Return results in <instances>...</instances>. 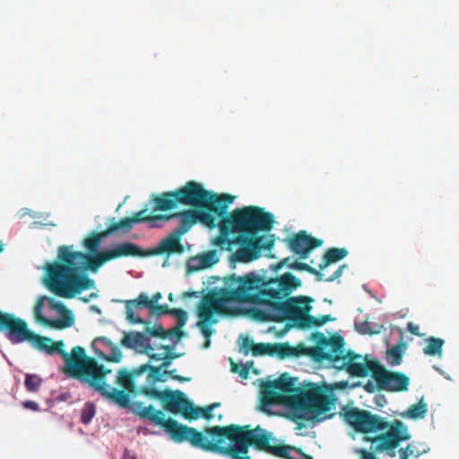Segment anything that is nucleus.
Segmentation results:
<instances>
[{"mask_svg":"<svg viewBox=\"0 0 459 459\" xmlns=\"http://www.w3.org/2000/svg\"><path fill=\"white\" fill-rule=\"evenodd\" d=\"M122 459H136V457L134 455L130 454V452L127 449H126Z\"/></svg>","mask_w":459,"mask_h":459,"instance_id":"603ef678","label":"nucleus"},{"mask_svg":"<svg viewBox=\"0 0 459 459\" xmlns=\"http://www.w3.org/2000/svg\"><path fill=\"white\" fill-rule=\"evenodd\" d=\"M168 314L177 317V324L179 325V327H183L187 322L188 314L182 308H170L168 307L167 315Z\"/></svg>","mask_w":459,"mask_h":459,"instance_id":"ea45409f","label":"nucleus"},{"mask_svg":"<svg viewBox=\"0 0 459 459\" xmlns=\"http://www.w3.org/2000/svg\"><path fill=\"white\" fill-rule=\"evenodd\" d=\"M149 368L150 364L146 363L134 368L132 371L121 368L118 370L117 383L127 392L138 394V389L141 385L138 378L143 373H149Z\"/></svg>","mask_w":459,"mask_h":459,"instance_id":"412c9836","label":"nucleus"},{"mask_svg":"<svg viewBox=\"0 0 459 459\" xmlns=\"http://www.w3.org/2000/svg\"><path fill=\"white\" fill-rule=\"evenodd\" d=\"M35 320L55 329H64L74 324L72 312L63 304L53 303L51 299L39 296L37 299L33 310Z\"/></svg>","mask_w":459,"mask_h":459,"instance_id":"f8f14e48","label":"nucleus"},{"mask_svg":"<svg viewBox=\"0 0 459 459\" xmlns=\"http://www.w3.org/2000/svg\"><path fill=\"white\" fill-rule=\"evenodd\" d=\"M377 389V385L368 381L365 385V390L368 393H374Z\"/></svg>","mask_w":459,"mask_h":459,"instance_id":"8fccbe9b","label":"nucleus"},{"mask_svg":"<svg viewBox=\"0 0 459 459\" xmlns=\"http://www.w3.org/2000/svg\"><path fill=\"white\" fill-rule=\"evenodd\" d=\"M402 347H406V344L403 342L393 346L386 351V360L390 365L396 366L401 364L403 359Z\"/></svg>","mask_w":459,"mask_h":459,"instance_id":"473e14b6","label":"nucleus"},{"mask_svg":"<svg viewBox=\"0 0 459 459\" xmlns=\"http://www.w3.org/2000/svg\"><path fill=\"white\" fill-rule=\"evenodd\" d=\"M357 453L360 455V459H377L375 455L371 452H368L365 449H358Z\"/></svg>","mask_w":459,"mask_h":459,"instance_id":"49530a36","label":"nucleus"},{"mask_svg":"<svg viewBox=\"0 0 459 459\" xmlns=\"http://www.w3.org/2000/svg\"><path fill=\"white\" fill-rule=\"evenodd\" d=\"M94 342L103 344L109 350L108 354H105L103 352L99 353V356L103 358L105 360L115 363H117L121 360L123 357L122 351L110 340L106 337H98L95 339Z\"/></svg>","mask_w":459,"mask_h":459,"instance_id":"cd10ccee","label":"nucleus"},{"mask_svg":"<svg viewBox=\"0 0 459 459\" xmlns=\"http://www.w3.org/2000/svg\"><path fill=\"white\" fill-rule=\"evenodd\" d=\"M166 339L174 336L179 340L184 335V332L182 327H179V325L177 324L174 328L166 331Z\"/></svg>","mask_w":459,"mask_h":459,"instance_id":"a18cd8bd","label":"nucleus"},{"mask_svg":"<svg viewBox=\"0 0 459 459\" xmlns=\"http://www.w3.org/2000/svg\"><path fill=\"white\" fill-rule=\"evenodd\" d=\"M427 411L428 405L423 398H421L418 403L411 405L403 416L412 420L422 419L425 417Z\"/></svg>","mask_w":459,"mask_h":459,"instance_id":"7c9ffc66","label":"nucleus"},{"mask_svg":"<svg viewBox=\"0 0 459 459\" xmlns=\"http://www.w3.org/2000/svg\"><path fill=\"white\" fill-rule=\"evenodd\" d=\"M216 250H209L188 260L187 269L189 272H197L209 268L219 262Z\"/></svg>","mask_w":459,"mask_h":459,"instance_id":"393cba45","label":"nucleus"},{"mask_svg":"<svg viewBox=\"0 0 459 459\" xmlns=\"http://www.w3.org/2000/svg\"><path fill=\"white\" fill-rule=\"evenodd\" d=\"M42 384V379L35 374H26L24 385L27 391L36 393Z\"/></svg>","mask_w":459,"mask_h":459,"instance_id":"c9c22d12","label":"nucleus"},{"mask_svg":"<svg viewBox=\"0 0 459 459\" xmlns=\"http://www.w3.org/2000/svg\"><path fill=\"white\" fill-rule=\"evenodd\" d=\"M134 405L135 412L142 419L161 427L177 443L188 442L193 447L226 455L230 459H252L247 455L249 447L253 446L257 449L256 434L261 430L259 426L252 429L249 425L230 424L206 427L199 431L174 419H166L165 413L156 410L153 405L143 406L142 403Z\"/></svg>","mask_w":459,"mask_h":459,"instance_id":"f03ea898","label":"nucleus"},{"mask_svg":"<svg viewBox=\"0 0 459 459\" xmlns=\"http://www.w3.org/2000/svg\"><path fill=\"white\" fill-rule=\"evenodd\" d=\"M445 342L441 338L429 337L426 339V346L423 352L429 356H440Z\"/></svg>","mask_w":459,"mask_h":459,"instance_id":"c756f323","label":"nucleus"},{"mask_svg":"<svg viewBox=\"0 0 459 459\" xmlns=\"http://www.w3.org/2000/svg\"><path fill=\"white\" fill-rule=\"evenodd\" d=\"M161 299L160 292H156L150 299L144 293H141L136 299L127 300L126 302V318L134 324H144V320L134 316V308H149L152 315L161 316L167 315L168 305H158L159 299Z\"/></svg>","mask_w":459,"mask_h":459,"instance_id":"4468645a","label":"nucleus"},{"mask_svg":"<svg viewBox=\"0 0 459 459\" xmlns=\"http://www.w3.org/2000/svg\"><path fill=\"white\" fill-rule=\"evenodd\" d=\"M335 386L337 388L344 389V381L338 382Z\"/></svg>","mask_w":459,"mask_h":459,"instance_id":"5fc2aeb1","label":"nucleus"},{"mask_svg":"<svg viewBox=\"0 0 459 459\" xmlns=\"http://www.w3.org/2000/svg\"><path fill=\"white\" fill-rule=\"evenodd\" d=\"M252 365H253V362H250V364H247V363L242 364V363H235L232 359H230L231 371L238 374V376L243 379H247L248 377L250 367Z\"/></svg>","mask_w":459,"mask_h":459,"instance_id":"58836bf2","label":"nucleus"},{"mask_svg":"<svg viewBox=\"0 0 459 459\" xmlns=\"http://www.w3.org/2000/svg\"><path fill=\"white\" fill-rule=\"evenodd\" d=\"M254 342L251 338H249L248 336H245L242 338V342H241V345H240V350L246 354L247 355L249 352H251L252 349H253V345H254Z\"/></svg>","mask_w":459,"mask_h":459,"instance_id":"c03bdc74","label":"nucleus"},{"mask_svg":"<svg viewBox=\"0 0 459 459\" xmlns=\"http://www.w3.org/2000/svg\"><path fill=\"white\" fill-rule=\"evenodd\" d=\"M273 215L257 206L237 208L220 221V234L213 244L221 250L232 251L233 246L241 247L234 254L235 260L251 262L260 256L262 250H270L273 235L256 236L260 231H269L273 226Z\"/></svg>","mask_w":459,"mask_h":459,"instance_id":"20e7f679","label":"nucleus"},{"mask_svg":"<svg viewBox=\"0 0 459 459\" xmlns=\"http://www.w3.org/2000/svg\"><path fill=\"white\" fill-rule=\"evenodd\" d=\"M409 454H408V447L402 448L400 450V458L399 459H408Z\"/></svg>","mask_w":459,"mask_h":459,"instance_id":"3c124183","label":"nucleus"},{"mask_svg":"<svg viewBox=\"0 0 459 459\" xmlns=\"http://www.w3.org/2000/svg\"><path fill=\"white\" fill-rule=\"evenodd\" d=\"M121 344L138 353L147 355L149 359L150 355L154 354L156 349V347L151 344V338H149L148 334L135 331L125 333L121 339ZM148 363L151 364L150 361Z\"/></svg>","mask_w":459,"mask_h":459,"instance_id":"aec40b11","label":"nucleus"},{"mask_svg":"<svg viewBox=\"0 0 459 459\" xmlns=\"http://www.w3.org/2000/svg\"><path fill=\"white\" fill-rule=\"evenodd\" d=\"M275 354L280 358H285L294 354V348L288 343L273 344L272 355Z\"/></svg>","mask_w":459,"mask_h":459,"instance_id":"e433bc0d","label":"nucleus"},{"mask_svg":"<svg viewBox=\"0 0 459 459\" xmlns=\"http://www.w3.org/2000/svg\"><path fill=\"white\" fill-rule=\"evenodd\" d=\"M116 231H118V229L117 228L115 222H113L107 230L101 232H91L89 236L83 239L82 242L84 248L87 250L86 254L91 255L99 254V248L100 247L101 241L111 233Z\"/></svg>","mask_w":459,"mask_h":459,"instance_id":"b1692460","label":"nucleus"},{"mask_svg":"<svg viewBox=\"0 0 459 459\" xmlns=\"http://www.w3.org/2000/svg\"><path fill=\"white\" fill-rule=\"evenodd\" d=\"M297 379L287 373L273 381L264 382L261 386V411L271 414L267 405L282 404L290 408L295 394L299 393Z\"/></svg>","mask_w":459,"mask_h":459,"instance_id":"9b49d317","label":"nucleus"},{"mask_svg":"<svg viewBox=\"0 0 459 459\" xmlns=\"http://www.w3.org/2000/svg\"><path fill=\"white\" fill-rule=\"evenodd\" d=\"M290 406V418L297 422L299 420L320 421L321 416L330 411L335 405L337 398L333 387L325 383L304 384L295 394Z\"/></svg>","mask_w":459,"mask_h":459,"instance_id":"0eeeda50","label":"nucleus"},{"mask_svg":"<svg viewBox=\"0 0 459 459\" xmlns=\"http://www.w3.org/2000/svg\"><path fill=\"white\" fill-rule=\"evenodd\" d=\"M144 333L148 334L149 338L151 336L159 337L160 339H166V330L160 325H156L154 326H146Z\"/></svg>","mask_w":459,"mask_h":459,"instance_id":"37998d69","label":"nucleus"},{"mask_svg":"<svg viewBox=\"0 0 459 459\" xmlns=\"http://www.w3.org/2000/svg\"><path fill=\"white\" fill-rule=\"evenodd\" d=\"M206 200L204 206H194L200 210L188 209L180 212L165 214L169 217L168 221L175 218L178 220L179 225L174 231L183 236L197 222H201L209 229L220 228V221L228 214L227 209L233 203L234 196L229 194L219 195L208 191Z\"/></svg>","mask_w":459,"mask_h":459,"instance_id":"6e6552de","label":"nucleus"},{"mask_svg":"<svg viewBox=\"0 0 459 459\" xmlns=\"http://www.w3.org/2000/svg\"><path fill=\"white\" fill-rule=\"evenodd\" d=\"M300 286L301 281L291 273L267 277L250 272L225 277L223 287L204 295L197 307V326L206 338L204 347L210 346L213 333L211 325L218 323L216 316L227 314L230 303L249 304V314L261 322L290 321L300 328H308L333 321L330 315H309L311 307L302 306L308 298L290 297Z\"/></svg>","mask_w":459,"mask_h":459,"instance_id":"f257e3e1","label":"nucleus"},{"mask_svg":"<svg viewBox=\"0 0 459 459\" xmlns=\"http://www.w3.org/2000/svg\"><path fill=\"white\" fill-rule=\"evenodd\" d=\"M284 241L287 243L290 250L297 255L299 259H306L310 251L321 247L323 244V240L308 235L305 230L293 234L285 238Z\"/></svg>","mask_w":459,"mask_h":459,"instance_id":"f3484780","label":"nucleus"},{"mask_svg":"<svg viewBox=\"0 0 459 459\" xmlns=\"http://www.w3.org/2000/svg\"><path fill=\"white\" fill-rule=\"evenodd\" d=\"M220 405H221L220 403H214L210 404L209 406L212 407V410H213L215 408H218Z\"/></svg>","mask_w":459,"mask_h":459,"instance_id":"6e6d98bb","label":"nucleus"},{"mask_svg":"<svg viewBox=\"0 0 459 459\" xmlns=\"http://www.w3.org/2000/svg\"><path fill=\"white\" fill-rule=\"evenodd\" d=\"M356 328L359 332H360L363 334H377L381 332L382 325H379L377 324H372L368 321H365L363 324H361L359 326L356 324Z\"/></svg>","mask_w":459,"mask_h":459,"instance_id":"4c0bfd02","label":"nucleus"},{"mask_svg":"<svg viewBox=\"0 0 459 459\" xmlns=\"http://www.w3.org/2000/svg\"><path fill=\"white\" fill-rule=\"evenodd\" d=\"M407 330H408L411 333H412V334H414V335L421 336V333H420V327H419V325H415V324H413V323H411V322H409V323L407 324Z\"/></svg>","mask_w":459,"mask_h":459,"instance_id":"de8ad7c7","label":"nucleus"},{"mask_svg":"<svg viewBox=\"0 0 459 459\" xmlns=\"http://www.w3.org/2000/svg\"><path fill=\"white\" fill-rule=\"evenodd\" d=\"M297 451L300 454L302 459H313L312 456L305 454L301 449H297Z\"/></svg>","mask_w":459,"mask_h":459,"instance_id":"864d4df0","label":"nucleus"},{"mask_svg":"<svg viewBox=\"0 0 459 459\" xmlns=\"http://www.w3.org/2000/svg\"><path fill=\"white\" fill-rule=\"evenodd\" d=\"M64 342L55 353H58L65 360L64 372L69 377L88 384L92 389L100 393L110 402L126 408L130 404V395L126 390H118L110 387L106 383V376L111 370L100 365L96 359L86 354L85 349L74 346L71 352L64 351Z\"/></svg>","mask_w":459,"mask_h":459,"instance_id":"39448f33","label":"nucleus"},{"mask_svg":"<svg viewBox=\"0 0 459 459\" xmlns=\"http://www.w3.org/2000/svg\"><path fill=\"white\" fill-rule=\"evenodd\" d=\"M169 218L165 214H154L152 211L149 212V207L146 206L141 211L134 212L132 217L123 218L119 221L115 222V224L118 230L129 232L135 223L148 222L151 228H157L159 227L157 223L159 221H168Z\"/></svg>","mask_w":459,"mask_h":459,"instance_id":"a211bd4d","label":"nucleus"},{"mask_svg":"<svg viewBox=\"0 0 459 459\" xmlns=\"http://www.w3.org/2000/svg\"><path fill=\"white\" fill-rule=\"evenodd\" d=\"M169 368H163L162 364H159L158 366L150 364L149 373H148V383L151 385H155L160 382H166L168 377H171L174 380L184 383L191 380L190 377H185L179 375H177V369H168Z\"/></svg>","mask_w":459,"mask_h":459,"instance_id":"5701e85b","label":"nucleus"},{"mask_svg":"<svg viewBox=\"0 0 459 459\" xmlns=\"http://www.w3.org/2000/svg\"><path fill=\"white\" fill-rule=\"evenodd\" d=\"M71 247H59L57 260L46 265L43 281L52 293L65 299H73L85 290L95 288V281L90 278L87 271L96 273L106 262L119 257L144 255L141 247L131 242L117 244L94 255L73 251Z\"/></svg>","mask_w":459,"mask_h":459,"instance_id":"7ed1b4c3","label":"nucleus"},{"mask_svg":"<svg viewBox=\"0 0 459 459\" xmlns=\"http://www.w3.org/2000/svg\"><path fill=\"white\" fill-rule=\"evenodd\" d=\"M344 257V248H330L328 249L324 257L322 263L319 264L320 270H324L329 264L338 262Z\"/></svg>","mask_w":459,"mask_h":459,"instance_id":"2f4dec72","label":"nucleus"},{"mask_svg":"<svg viewBox=\"0 0 459 459\" xmlns=\"http://www.w3.org/2000/svg\"><path fill=\"white\" fill-rule=\"evenodd\" d=\"M174 345H159L156 346L154 354L150 355V362H159L163 368H169L172 361L180 357V354L174 351Z\"/></svg>","mask_w":459,"mask_h":459,"instance_id":"bb28decb","label":"nucleus"},{"mask_svg":"<svg viewBox=\"0 0 459 459\" xmlns=\"http://www.w3.org/2000/svg\"><path fill=\"white\" fill-rule=\"evenodd\" d=\"M3 249H4V247L2 244H0V253L3 251Z\"/></svg>","mask_w":459,"mask_h":459,"instance_id":"13d9d810","label":"nucleus"},{"mask_svg":"<svg viewBox=\"0 0 459 459\" xmlns=\"http://www.w3.org/2000/svg\"><path fill=\"white\" fill-rule=\"evenodd\" d=\"M187 420H197L199 417H203L207 420H210L213 418L212 410V407L209 405L204 408H200L197 406H195L192 403V408L190 409L188 412Z\"/></svg>","mask_w":459,"mask_h":459,"instance_id":"f704fd0d","label":"nucleus"},{"mask_svg":"<svg viewBox=\"0 0 459 459\" xmlns=\"http://www.w3.org/2000/svg\"><path fill=\"white\" fill-rule=\"evenodd\" d=\"M377 385V390L386 392H403L408 390L410 378L402 372L387 370L379 364L373 377Z\"/></svg>","mask_w":459,"mask_h":459,"instance_id":"2eb2a0df","label":"nucleus"},{"mask_svg":"<svg viewBox=\"0 0 459 459\" xmlns=\"http://www.w3.org/2000/svg\"><path fill=\"white\" fill-rule=\"evenodd\" d=\"M180 236L174 230L153 249V254H180L184 247L180 243Z\"/></svg>","mask_w":459,"mask_h":459,"instance_id":"a878e982","label":"nucleus"},{"mask_svg":"<svg viewBox=\"0 0 459 459\" xmlns=\"http://www.w3.org/2000/svg\"><path fill=\"white\" fill-rule=\"evenodd\" d=\"M208 190L195 181H188L182 187L174 191L163 192L152 195L151 198L153 204L152 212L157 211L167 212L176 209L178 204L190 206H204L207 201Z\"/></svg>","mask_w":459,"mask_h":459,"instance_id":"9d476101","label":"nucleus"},{"mask_svg":"<svg viewBox=\"0 0 459 459\" xmlns=\"http://www.w3.org/2000/svg\"><path fill=\"white\" fill-rule=\"evenodd\" d=\"M0 333H4L13 344L29 342L34 348L50 355L62 345V341L54 342L51 338L39 335L29 329L23 319L3 311H0Z\"/></svg>","mask_w":459,"mask_h":459,"instance_id":"1a4fd4ad","label":"nucleus"},{"mask_svg":"<svg viewBox=\"0 0 459 459\" xmlns=\"http://www.w3.org/2000/svg\"><path fill=\"white\" fill-rule=\"evenodd\" d=\"M22 406L26 409L37 411L39 410V404L33 401H26L22 403Z\"/></svg>","mask_w":459,"mask_h":459,"instance_id":"09e8293b","label":"nucleus"},{"mask_svg":"<svg viewBox=\"0 0 459 459\" xmlns=\"http://www.w3.org/2000/svg\"><path fill=\"white\" fill-rule=\"evenodd\" d=\"M290 260V258H284L282 261H281V264H287L288 261Z\"/></svg>","mask_w":459,"mask_h":459,"instance_id":"4d7b16f0","label":"nucleus"},{"mask_svg":"<svg viewBox=\"0 0 459 459\" xmlns=\"http://www.w3.org/2000/svg\"><path fill=\"white\" fill-rule=\"evenodd\" d=\"M380 362L377 359H370L369 357L362 356L354 351H346V372L352 377H365L377 370Z\"/></svg>","mask_w":459,"mask_h":459,"instance_id":"dca6fc26","label":"nucleus"},{"mask_svg":"<svg viewBox=\"0 0 459 459\" xmlns=\"http://www.w3.org/2000/svg\"><path fill=\"white\" fill-rule=\"evenodd\" d=\"M311 340L316 343V346L311 349V355L316 360L336 361L342 359L343 361L340 368H344V356H340L344 345L342 336L328 338L323 333L316 332L312 333Z\"/></svg>","mask_w":459,"mask_h":459,"instance_id":"ddd939ff","label":"nucleus"},{"mask_svg":"<svg viewBox=\"0 0 459 459\" xmlns=\"http://www.w3.org/2000/svg\"><path fill=\"white\" fill-rule=\"evenodd\" d=\"M273 344L271 343H254L251 353L253 356L272 355Z\"/></svg>","mask_w":459,"mask_h":459,"instance_id":"a19ab883","label":"nucleus"},{"mask_svg":"<svg viewBox=\"0 0 459 459\" xmlns=\"http://www.w3.org/2000/svg\"><path fill=\"white\" fill-rule=\"evenodd\" d=\"M95 412V407L92 403H85L82 409L81 421L83 424L90 423L94 417Z\"/></svg>","mask_w":459,"mask_h":459,"instance_id":"79ce46f5","label":"nucleus"},{"mask_svg":"<svg viewBox=\"0 0 459 459\" xmlns=\"http://www.w3.org/2000/svg\"><path fill=\"white\" fill-rule=\"evenodd\" d=\"M346 423L356 431L365 434L386 430L385 433L367 439L371 442V450L386 451L391 456L394 455V450L400 442L410 437L407 428L402 421L396 420L390 423L385 418L366 410L346 408Z\"/></svg>","mask_w":459,"mask_h":459,"instance_id":"423d86ee","label":"nucleus"},{"mask_svg":"<svg viewBox=\"0 0 459 459\" xmlns=\"http://www.w3.org/2000/svg\"><path fill=\"white\" fill-rule=\"evenodd\" d=\"M289 267L291 268V269H294V270H299V271H306V272H308L310 273L311 274H314L316 276V279L317 281H333L335 278H338L341 276L342 274V266H340L333 273V276L327 278V279H324L323 277V273H321L319 271H317L316 268L310 266L309 264H305V263H299V262H294L290 264H289Z\"/></svg>","mask_w":459,"mask_h":459,"instance_id":"c85d7f7f","label":"nucleus"},{"mask_svg":"<svg viewBox=\"0 0 459 459\" xmlns=\"http://www.w3.org/2000/svg\"><path fill=\"white\" fill-rule=\"evenodd\" d=\"M270 440L271 434L261 428V430L257 431L256 434L257 450L265 451L284 459H295L290 455V446L285 445L271 446Z\"/></svg>","mask_w":459,"mask_h":459,"instance_id":"4be33fe9","label":"nucleus"},{"mask_svg":"<svg viewBox=\"0 0 459 459\" xmlns=\"http://www.w3.org/2000/svg\"><path fill=\"white\" fill-rule=\"evenodd\" d=\"M154 385H151L148 383V377H146V384H141L140 388L138 389V394H144L151 398L158 399L159 401H162L163 396L166 393L165 390H159L153 386Z\"/></svg>","mask_w":459,"mask_h":459,"instance_id":"72a5a7b5","label":"nucleus"},{"mask_svg":"<svg viewBox=\"0 0 459 459\" xmlns=\"http://www.w3.org/2000/svg\"><path fill=\"white\" fill-rule=\"evenodd\" d=\"M169 299L170 300H172V294H171V293L169 295Z\"/></svg>","mask_w":459,"mask_h":459,"instance_id":"bf43d9fd","label":"nucleus"},{"mask_svg":"<svg viewBox=\"0 0 459 459\" xmlns=\"http://www.w3.org/2000/svg\"><path fill=\"white\" fill-rule=\"evenodd\" d=\"M165 411L171 413H180L185 419H187L188 412L192 408V402L185 397V394L179 390L166 389V393L161 401Z\"/></svg>","mask_w":459,"mask_h":459,"instance_id":"6ab92c4d","label":"nucleus"}]
</instances>
